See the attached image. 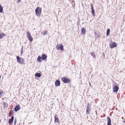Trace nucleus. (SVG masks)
<instances>
[{"label": "nucleus", "mask_w": 125, "mask_h": 125, "mask_svg": "<svg viewBox=\"0 0 125 125\" xmlns=\"http://www.w3.org/2000/svg\"><path fill=\"white\" fill-rule=\"evenodd\" d=\"M42 12V8L39 7H37L35 10L36 15L38 17L41 16Z\"/></svg>", "instance_id": "obj_1"}, {"label": "nucleus", "mask_w": 125, "mask_h": 125, "mask_svg": "<svg viewBox=\"0 0 125 125\" xmlns=\"http://www.w3.org/2000/svg\"><path fill=\"white\" fill-rule=\"evenodd\" d=\"M16 59L17 62L21 64L24 63V59L21 57H20L19 56H16Z\"/></svg>", "instance_id": "obj_2"}, {"label": "nucleus", "mask_w": 125, "mask_h": 125, "mask_svg": "<svg viewBox=\"0 0 125 125\" xmlns=\"http://www.w3.org/2000/svg\"><path fill=\"white\" fill-rule=\"evenodd\" d=\"M61 80L63 82L65 83H67L69 82L70 81V80L68 79L67 78L65 77H63L61 78Z\"/></svg>", "instance_id": "obj_3"}, {"label": "nucleus", "mask_w": 125, "mask_h": 125, "mask_svg": "<svg viewBox=\"0 0 125 125\" xmlns=\"http://www.w3.org/2000/svg\"><path fill=\"white\" fill-rule=\"evenodd\" d=\"M110 47L111 49H113L115 47H116L117 46V43L115 42H112L111 43L109 44Z\"/></svg>", "instance_id": "obj_4"}, {"label": "nucleus", "mask_w": 125, "mask_h": 125, "mask_svg": "<svg viewBox=\"0 0 125 125\" xmlns=\"http://www.w3.org/2000/svg\"><path fill=\"white\" fill-rule=\"evenodd\" d=\"M27 37L30 42H32L33 41V38L31 36L30 33L28 32H27Z\"/></svg>", "instance_id": "obj_5"}, {"label": "nucleus", "mask_w": 125, "mask_h": 125, "mask_svg": "<svg viewBox=\"0 0 125 125\" xmlns=\"http://www.w3.org/2000/svg\"><path fill=\"white\" fill-rule=\"evenodd\" d=\"M119 86H113V91L114 93H117L119 89Z\"/></svg>", "instance_id": "obj_6"}, {"label": "nucleus", "mask_w": 125, "mask_h": 125, "mask_svg": "<svg viewBox=\"0 0 125 125\" xmlns=\"http://www.w3.org/2000/svg\"><path fill=\"white\" fill-rule=\"evenodd\" d=\"M54 123H57L58 124H60V121L59 120V118L57 116L55 115L54 116Z\"/></svg>", "instance_id": "obj_7"}, {"label": "nucleus", "mask_w": 125, "mask_h": 125, "mask_svg": "<svg viewBox=\"0 0 125 125\" xmlns=\"http://www.w3.org/2000/svg\"><path fill=\"white\" fill-rule=\"evenodd\" d=\"M56 47L57 49L59 50H60L61 51L63 50V47L62 45H58Z\"/></svg>", "instance_id": "obj_8"}, {"label": "nucleus", "mask_w": 125, "mask_h": 125, "mask_svg": "<svg viewBox=\"0 0 125 125\" xmlns=\"http://www.w3.org/2000/svg\"><path fill=\"white\" fill-rule=\"evenodd\" d=\"M14 119V117L13 116L11 117V118L9 119L8 123L10 125H11L13 123Z\"/></svg>", "instance_id": "obj_9"}, {"label": "nucleus", "mask_w": 125, "mask_h": 125, "mask_svg": "<svg viewBox=\"0 0 125 125\" xmlns=\"http://www.w3.org/2000/svg\"><path fill=\"white\" fill-rule=\"evenodd\" d=\"M41 57L42 60H46L47 56L45 54L43 53Z\"/></svg>", "instance_id": "obj_10"}, {"label": "nucleus", "mask_w": 125, "mask_h": 125, "mask_svg": "<svg viewBox=\"0 0 125 125\" xmlns=\"http://www.w3.org/2000/svg\"><path fill=\"white\" fill-rule=\"evenodd\" d=\"M107 125H112L111 124V120L110 118L109 117H107Z\"/></svg>", "instance_id": "obj_11"}, {"label": "nucleus", "mask_w": 125, "mask_h": 125, "mask_svg": "<svg viewBox=\"0 0 125 125\" xmlns=\"http://www.w3.org/2000/svg\"><path fill=\"white\" fill-rule=\"evenodd\" d=\"M55 86H60V81L58 80H56L55 82Z\"/></svg>", "instance_id": "obj_12"}, {"label": "nucleus", "mask_w": 125, "mask_h": 125, "mask_svg": "<svg viewBox=\"0 0 125 125\" xmlns=\"http://www.w3.org/2000/svg\"><path fill=\"white\" fill-rule=\"evenodd\" d=\"M20 109V108L18 105H16L15 106L14 110L15 112H16Z\"/></svg>", "instance_id": "obj_13"}, {"label": "nucleus", "mask_w": 125, "mask_h": 125, "mask_svg": "<svg viewBox=\"0 0 125 125\" xmlns=\"http://www.w3.org/2000/svg\"><path fill=\"white\" fill-rule=\"evenodd\" d=\"M42 59L41 57L40 56H39L37 57V61L40 62H42Z\"/></svg>", "instance_id": "obj_14"}, {"label": "nucleus", "mask_w": 125, "mask_h": 125, "mask_svg": "<svg viewBox=\"0 0 125 125\" xmlns=\"http://www.w3.org/2000/svg\"><path fill=\"white\" fill-rule=\"evenodd\" d=\"M86 31L85 30V28L83 27L81 29V33L83 35L85 34V32Z\"/></svg>", "instance_id": "obj_15"}, {"label": "nucleus", "mask_w": 125, "mask_h": 125, "mask_svg": "<svg viewBox=\"0 0 125 125\" xmlns=\"http://www.w3.org/2000/svg\"><path fill=\"white\" fill-rule=\"evenodd\" d=\"M91 12H92V15H93L94 16V13H95V11L94 10L93 7H92V8H91Z\"/></svg>", "instance_id": "obj_16"}, {"label": "nucleus", "mask_w": 125, "mask_h": 125, "mask_svg": "<svg viewBox=\"0 0 125 125\" xmlns=\"http://www.w3.org/2000/svg\"><path fill=\"white\" fill-rule=\"evenodd\" d=\"M41 74L39 73H36L35 74V76L36 77H40L41 76Z\"/></svg>", "instance_id": "obj_17"}, {"label": "nucleus", "mask_w": 125, "mask_h": 125, "mask_svg": "<svg viewBox=\"0 0 125 125\" xmlns=\"http://www.w3.org/2000/svg\"><path fill=\"white\" fill-rule=\"evenodd\" d=\"M91 109V107H86V112L89 114L90 113L89 111H90V109Z\"/></svg>", "instance_id": "obj_18"}, {"label": "nucleus", "mask_w": 125, "mask_h": 125, "mask_svg": "<svg viewBox=\"0 0 125 125\" xmlns=\"http://www.w3.org/2000/svg\"><path fill=\"white\" fill-rule=\"evenodd\" d=\"M5 36V34L3 33L0 34V39H2Z\"/></svg>", "instance_id": "obj_19"}, {"label": "nucleus", "mask_w": 125, "mask_h": 125, "mask_svg": "<svg viewBox=\"0 0 125 125\" xmlns=\"http://www.w3.org/2000/svg\"><path fill=\"white\" fill-rule=\"evenodd\" d=\"M110 32V29H108L106 31V35L107 36H108L109 35V34Z\"/></svg>", "instance_id": "obj_20"}, {"label": "nucleus", "mask_w": 125, "mask_h": 125, "mask_svg": "<svg viewBox=\"0 0 125 125\" xmlns=\"http://www.w3.org/2000/svg\"><path fill=\"white\" fill-rule=\"evenodd\" d=\"M3 11V7L1 6V5L0 4V13H2Z\"/></svg>", "instance_id": "obj_21"}, {"label": "nucleus", "mask_w": 125, "mask_h": 125, "mask_svg": "<svg viewBox=\"0 0 125 125\" xmlns=\"http://www.w3.org/2000/svg\"><path fill=\"white\" fill-rule=\"evenodd\" d=\"M47 31H45L44 32H42V34L43 35H45L47 34Z\"/></svg>", "instance_id": "obj_22"}, {"label": "nucleus", "mask_w": 125, "mask_h": 125, "mask_svg": "<svg viewBox=\"0 0 125 125\" xmlns=\"http://www.w3.org/2000/svg\"><path fill=\"white\" fill-rule=\"evenodd\" d=\"M11 110H10L9 112V116H11L13 114V113L11 112Z\"/></svg>", "instance_id": "obj_23"}, {"label": "nucleus", "mask_w": 125, "mask_h": 125, "mask_svg": "<svg viewBox=\"0 0 125 125\" xmlns=\"http://www.w3.org/2000/svg\"><path fill=\"white\" fill-rule=\"evenodd\" d=\"M91 55L93 56V57L95 58V53L94 52H92L91 53Z\"/></svg>", "instance_id": "obj_24"}, {"label": "nucleus", "mask_w": 125, "mask_h": 125, "mask_svg": "<svg viewBox=\"0 0 125 125\" xmlns=\"http://www.w3.org/2000/svg\"><path fill=\"white\" fill-rule=\"evenodd\" d=\"M17 122V120L16 118H15L14 120V125H16Z\"/></svg>", "instance_id": "obj_25"}, {"label": "nucleus", "mask_w": 125, "mask_h": 125, "mask_svg": "<svg viewBox=\"0 0 125 125\" xmlns=\"http://www.w3.org/2000/svg\"><path fill=\"white\" fill-rule=\"evenodd\" d=\"M3 92L2 91H1L0 92V97L1 96V95L2 94Z\"/></svg>", "instance_id": "obj_26"}, {"label": "nucleus", "mask_w": 125, "mask_h": 125, "mask_svg": "<svg viewBox=\"0 0 125 125\" xmlns=\"http://www.w3.org/2000/svg\"><path fill=\"white\" fill-rule=\"evenodd\" d=\"M90 105H89V103H88L87 107H91Z\"/></svg>", "instance_id": "obj_27"}, {"label": "nucleus", "mask_w": 125, "mask_h": 125, "mask_svg": "<svg viewBox=\"0 0 125 125\" xmlns=\"http://www.w3.org/2000/svg\"><path fill=\"white\" fill-rule=\"evenodd\" d=\"M3 105L4 106V107L5 108L6 107V103H5L4 102Z\"/></svg>", "instance_id": "obj_28"}, {"label": "nucleus", "mask_w": 125, "mask_h": 125, "mask_svg": "<svg viewBox=\"0 0 125 125\" xmlns=\"http://www.w3.org/2000/svg\"><path fill=\"white\" fill-rule=\"evenodd\" d=\"M23 53V51H21V55H22V54Z\"/></svg>", "instance_id": "obj_29"}, {"label": "nucleus", "mask_w": 125, "mask_h": 125, "mask_svg": "<svg viewBox=\"0 0 125 125\" xmlns=\"http://www.w3.org/2000/svg\"><path fill=\"white\" fill-rule=\"evenodd\" d=\"M21 1V0H17V2L19 3Z\"/></svg>", "instance_id": "obj_30"}, {"label": "nucleus", "mask_w": 125, "mask_h": 125, "mask_svg": "<svg viewBox=\"0 0 125 125\" xmlns=\"http://www.w3.org/2000/svg\"><path fill=\"white\" fill-rule=\"evenodd\" d=\"M23 46H22V48L21 49V51H23Z\"/></svg>", "instance_id": "obj_31"}, {"label": "nucleus", "mask_w": 125, "mask_h": 125, "mask_svg": "<svg viewBox=\"0 0 125 125\" xmlns=\"http://www.w3.org/2000/svg\"><path fill=\"white\" fill-rule=\"evenodd\" d=\"M95 113L96 115H97V111H95Z\"/></svg>", "instance_id": "obj_32"}, {"label": "nucleus", "mask_w": 125, "mask_h": 125, "mask_svg": "<svg viewBox=\"0 0 125 125\" xmlns=\"http://www.w3.org/2000/svg\"><path fill=\"white\" fill-rule=\"evenodd\" d=\"M91 8H92V7H93V6L92 5V4H91Z\"/></svg>", "instance_id": "obj_33"}, {"label": "nucleus", "mask_w": 125, "mask_h": 125, "mask_svg": "<svg viewBox=\"0 0 125 125\" xmlns=\"http://www.w3.org/2000/svg\"><path fill=\"white\" fill-rule=\"evenodd\" d=\"M123 122L124 123H125V120H124V121H123Z\"/></svg>", "instance_id": "obj_34"}, {"label": "nucleus", "mask_w": 125, "mask_h": 125, "mask_svg": "<svg viewBox=\"0 0 125 125\" xmlns=\"http://www.w3.org/2000/svg\"><path fill=\"white\" fill-rule=\"evenodd\" d=\"M103 55H104V53H103Z\"/></svg>", "instance_id": "obj_35"}, {"label": "nucleus", "mask_w": 125, "mask_h": 125, "mask_svg": "<svg viewBox=\"0 0 125 125\" xmlns=\"http://www.w3.org/2000/svg\"><path fill=\"white\" fill-rule=\"evenodd\" d=\"M122 119H123V117H122Z\"/></svg>", "instance_id": "obj_36"}, {"label": "nucleus", "mask_w": 125, "mask_h": 125, "mask_svg": "<svg viewBox=\"0 0 125 125\" xmlns=\"http://www.w3.org/2000/svg\"><path fill=\"white\" fill-rule=\"evenodd\" d=\"M89 84H90V86H91V84L90 83H89Z\"/></svg>", "instance_id": "obj_37"}]
</instances>
